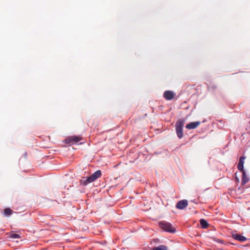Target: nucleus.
Here are the masks:
<instances>
[{
  "instance_id": "2",
  "label": "nucleus",
  "mask_w": 250,
  "mask_h": 250,
  "mask_svg": "<svg viewBox=\"0 0 250 250\" xmlns=\"http://www.w3.org/2000/svg\"><path fill=\"white\" fill-rule=\"evenodd\" d=\"M186 122V119H180L175 124V130L176 135L179 139L183 137V126Z\"/></svg>"
},
{
  "instance_id": "7",
  "label": "nucleus",
  "mask_w": 250,
  "mask_h": 250,
  "mask_svg": "<svg viewBox=\"0 0 250 250\" xmlns=\"http://www.w3.org/2000/svg\"><path fill=\"white\" fill-rule=\"evenodd\" d=\"M188 206V202L186 200H183L179 201L176 205V208L179 209H183Z\"/></svg>"
},
{
  "instance_id": "8",
  "label": "nucleus",
  "mask_w": 250,
  "mask_h": 250,
  "mask_svg": "<svg viewBox=\"0 0 250 250\" xmlns=\"http://www.w3.org/2000/svg\"><path fill=\"white\" fill-rule=\"evenodd\" d=\"M200 124V121L190 122L186 125V127L188 129H193L198 127Z\"/></svg>"
},
{
  "instance_id": "19",
  "label": "nucleus",
  "mask_w": 250,
  "mask_h": 250,
  "mask_svg": "<svg viewBox=\"0 0 250 250\" xmlns=\"http://www.w3.org/2000/svg\"><path fill=\"white\" fill-rule=\"evenodd\" d=\"M172 96H173V98H174V94L173 93Z\"/></svg>"
},
{
  "instance_id": "17",
  "label": "nucleus",
  "mask_w": 250,
  "mask_h": 250,
  "mask_svg": "<svg viewBox=\"0 0 250 250\" xmlns=\"http://www.w3.org/2000/svg\"><path fill=\"white\" fill-rule=\"evenodd\" d=\"M175 231H176V229H174V228H173V233H174Z\"/></svg>"
},
{
  "instance_id": "6",
  "label": "nucleus",
  "mask_w": 250,
  "mask_h": 250,
  "mask_svg": "<svg viewBox=\"0 0 250 250\" xmlns=\"http://www.w3.org/2000/svg\"><path fill=\"white\" fill-rule=\"evenodd\" d=\"M155 154L162 155L164 157H169L170 155V152L167 149L161 148L156 151Z\"/></svg>"
},
{
  "instance_id": "9",
  "label": "nucleus",
  "mask_w": 250,
  "mask_h": 250,
  "mask_svg": "<svg viewBox=\"0 0 250 250\" xmlns=\"http://www.w3.org/2000/svg\"><path fill=\"white\" fill-rule=\"evenodd\" d=\"M246 158V157L245 156H241L240 157L239 159V161L238 163V164L237 165V168L240 171H244V160Z\"/></svg>"
},
{
  "instance_id": "12",
  "label": "nucleus",
  "mask_w": 250,
  "mask_h": 250,
  "mask_svg": "<svg viewBox=\"0 0 250 250\" xmlns=\"http://www.w3.org/2000/svg\"><path fill=\"white\" fill-rule=\"evenodd\" d=\"M13 211L10 208H7L4 209L3 214L6 216H9L12 214Z\"/></svg>"
},
{
  "instance_id": "1",
  "label": "nucleus",
  "mask_w": 250,
  "mask_h": 250,
  "mask_svg": "<svg viewBox=\"0 0 250 250\" xmlns=\"http://www.w3.org/2000/svg\"><path fill=\"white\" fill-rule=\"evenodd\" d=\"M101 175V171L100 170H98L88 177H83L80 181V185L86 186L100 177Z\"/></svg>"
},
{
  "instance_id": "10",
  "label": "nucleus",
  "mask_w": 250,
  "mask_h": 250,
  "mask_svg": "<svg viewBox=\"0 0 250 250\" xmlns=\"http://www.w3.org/2000/svg\"><path fill=\"white\" fill-rule=\"evenodd\" d=\"M241 172H242V179L241 184L242 186H244L249 182V179L247 176L245 170L241 171Z\"/></svg>"
},
{
  "instance_id": "15",
  "label": "nucleus",
  "mask_w": 250,
  "mask_h": 250,
  "mask_svg": "<svg viewBox=\"0 0 250 250\" xmlns=\"http://www.w3.org/2000/svg\"><path fill=\"white\" fill-rule=\"evenodd\" d=\"M10 237L13 239H18L20 238V235L16 233H12L10 235Z\"/></svg>"
},
{
  "instance_id": "4",
  "label": "nucleus",
  "mask_w": 250,
  "mask_h": 250,
  "mask_svg": "<svg viewBox=\"0 0 250 250\" xmlns=\"http://www.w3.org/2000/svg\"><path fill=\"white\" fill-rule=\"evenodd\" d=\"M81 139L77 136H72L68 137L65 140V143L66 144H76L78 143Z\"/></svg>"
},
{
  "instance_id": "16",
  "label": "nucleus",
  "mask_w": 250,
  "mask_h": 250,
  "mask_svg": "<svg viewBox=\"0 0 250 250\" xmlns=\"http://www.w3.org/2000/svg\"><path fill=\"white\" fill-rule=\"evenodd\" d=\"M216 242H217L218 243H223V241L220 240V239H217L216 240Z\"/></svg>"
},
{
  "instance_id": "14",
  "label": "nucleus",
  "mask_w": 250,
  "mask_h": 250,
  "mask_svg": "<svg viewBox=\"0 0 250 250\" xmlns=\"http://www.w3.org/2000/svg\"><path fill=\"white\" fill-rule=\"evenodd\" d=\"M153 250H167V248L166 246L162 245L154 247Z\"/></svg>"
},
{
  "instance_id": "3",
  "label": "nucleus",
  "mask_w": 250,
  "mask_h": 250,
  "mask_svg": "<svg viewBox=\"0 0 250 250\" xmlns=\"http://www.w3.org/2000/svg\"><path fill=\"white\" fill-rule=\"evenodd\" d=\"M159 227L164 231L172 233V225L166 221H160L158 223Z\"/></svg>"
},
{
  "instance_id": "18",
  "label": "nucleus",
  "mask_w": 250,
  "mask_h": 250,
  "mask_svg": "<svg viewBox=\"0 0 250 250\" xmlns=\"http://www.w3.org/2000/svg\"><path fill=\"white\" fill-rule=\"evenodd\" d=\"M24 156H26L27 155V153L25 152L24 154Z\"/></svg>"
},
{
  "instance_id": "11",
  "label": "nucleus",
  "mask_w": 250,
  "mask_h": 250,
  "mask_svg": "<svg viewBox=\"0 0 250 250\" xmlns=\"http://www.w3.org/2000/svg\"><path fill=\"white\" fill-rule=\"evenodd\" d=\"M163 96L167 100H172V91H166L164 93Z\"/></svg>"
},
{
  "instance_id": "5",
  "label": "nucleus",
  "mask_w": 250,
  "mask_h": 250,
  "mask_svg": "<svg viewBox=\"0 0 250 250\" xmlns=\"http://www.w3.org/2000/svg\"><path fill=\"white\" fill-rule=\"evenodd\" d=\"M231 236L234 239L241 242H245L247 239L245 236L234 232L231 233Z\"/></svg>"
},
{
  "instance_id": "13",
  "label": "nucleus",
  "mask_w": 250,
  "mask_h": 250,
  "mask_svg": "<svg viewBox=\"0 0 250 250\" xmlns=\"http://www.w3.org/2000/svg\"><path fill=\"white\" fill-rule=\"evenodd\" d=\"M200 225L202 228L206 229L208 227V224L206 220L204 219H201L200 220Z\"/></svg>"
},
{
  "instance_id": "20",
  "label": "nucleus",
  "mask_w": 250,
  "mask_h": 250,
  "mask_svg": "<svg viewBox=\"0 0 250 250\" xmlns=\"http://www.w3.org/2000/svg\"><path fill=\"white\" fill-rule=\"evenodd\" d=\"M249 124H250V122H249Z\"/></svg>"
}]
</instances>
